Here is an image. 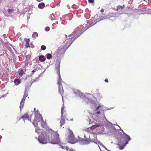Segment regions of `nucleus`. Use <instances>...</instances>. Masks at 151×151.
<instances>
[{
    "instance_id": "obj_1",
    "label": "nucleus",
    "mask_w": 151,
    "mask_h": 151,
    "mask_svg": "<svg viewBox=\"0 0 151 151\" xmlns=\"http://www.w3.org/2000/svg\"><path fill=\"white\" fill-rule=\"evenodd\" d=\"M49 142L53 144H58L60 142L59 135L57 132L54 131L51 129L47 130L45 133Z\"/></svg>"
},
{
    "instance_id": "obj_2",
    "label": "nucleus",
    "mask_w": 151,
    "mask_h": 151,
    "mask_svg": "<svg viewBox=\"0 0 151 151\" xmlns=\"http://www.w3.org/2000/svg\"><path fill=\"white\" fill-rule=\"evenodd\" d=\"M130 139V138L129 136L124 133V134L122 137V139L119 142L118 145L119 148L121 149H123L128 144V142Z\"/></svg>"
},
{
    "instance_id": "obj_3",
    "label": "nucleus",
    "mask_w": 151,
    "mask_h": 151,
    "mask_svg": "<svg viewBox=\"0 0 151 151\" xmlns=\"http://www.w3.org/2000/svg\"><path fill=\"white\" fill-rule=\"evenodd\" d=\"M69 133L68 135V142L71 144H74L78 142L77 138H75L73 132L70 129H68Z\"/></svg>"
},
{
    "instance_id": "obj_4",
    "label": "nucleus",
    "mask_w": 151,
    "mask_h": 151,
    "mask_svg": "<svg viewBox=\"0 0 151 151\" xmlns=\"http://www.w3.org/2000/svg\"><path fill=\"white\" fill-rule=\"evenodd\" d=\"M60 63H56L55 65V69L58 75V79L57 81V84L59 86H62L61 82L63 81L61 78L60 72Z\"/></svg>"
},
{
    "instance_id": "obj_5",
    "label": "nucleus",
    "mask_w": 151,
    "mask_h": 151,
    "mask_svg": "<svg viewBox=\"0 0 151 151\" xmlns=\"http://www.w3.org/2000/svg\"><path fill=\"white\" fill-rule=\"evenodd\" d=\"M46 132V131L42 132L41 135L39 137L38 141L41 144H45L47 143V138L46 137L45 134Z\"/></svg>"
},
{
    "instance_id": "obj_6",
    "label": "nucleus",
    "mask_w": 151,
    "mask_h": 151,
    "mask_svg": "<svg viewBox=\"0 0 151 151\" xmlns=\"http://www.w3.org/2000/svg\"><path fill=\"white\" fill-rule=\"evenodd\" d=\"M35 116L36 118H37L39 119V121H41V125L43 127H44L45 125V123L44 122L43 118L42 115L40 114L38 111H37L35 112Z\"/></svg>"
},
{
    "instance_id": "obj_7",
    "label": "nucleus",
    "mask_w": 151,
    "mask_h": 151,
    "mask_svg": "<svg viewBox=\"0 0 151 151\" xmlns=\"http://www.w3.org/2000/svg\"><path fill=\"white\" fill-rule=\"evenodd\" d=\"M27 96V95L26 94H24L23 96L22 99L20 103V105L19 107L21 109H22L24 106V101L26 99V98Z\"/></svg>"
},
{
    "instance_id": "obj_8",
    "label": "nucleus",
    "mask_w": 151,
    "mask_h": 151,
    "mask_svg": "<svg viewBox=\"0 0 151 151\" xmlns=\"http://www.w3.org/2000/svg\"><path fill=\"white\" fill-rule=\"evenodd\" d=\"M72 42L70 40H68L66 42L65 45H64L63 47L64 49H67L72 43Z\"/></svg>"
},
{
    "instance_id": "obj_9",
    "label": "nucleus",
    "mask_w": 151,
    "mask_h": 151,
    "mask_svg": "<svg viewBox=\"0 0 151 151\" xmlns=\"http://www.w3.org/2000/svg\"><path fill=\"white\" fill-rule=\"evenodd\" d=\"M58 90L62 96L64 94V92L62 85L58 86Z\"/></svg>"
},
{
    "instance_id": "obj_10",
    "label": "nucleus",
    "mask_w": 151,
    "mask_h": 151,
    "mask_svg": "<svg viewBox=\"0 0 151 151\" xmlns=\"http://www.w3.org/2000/svg\"><path fill=\"white\" fill-rule=\"evenodd\" d=\"M23 119L24 121L26 119H29V116L28 113H26L23 115L22 117L20 118L19 119Z\"/></svg>"
},
{
    "instance_id": "obj_11",
    "label": "nucleus",
    "mask_w": 151,
    "mask_h": 151,
    "mask_svg": "<svg viewBox=\"0 0 151 151\" xmlns=\"http://www.w3.org/2000/svg\"><path fill=\"white\" fill-rule=\"evenodd\" d=\"M39 119L35 118V119L34 121L32 122L33 124L36 127L37 125V123L39 121Z\"/></svg>"
},
{
    "instance_id": "obj_12",
    "label": "nucleus",
    "mask_w": 151,
    "mask_h": 151,
    "mask_svg": "<svg viewBox=\"0 0 151 151\" xmlns=\"http://www.w3.org/2000/svg\"><path fill=\"white\" fill-rule=\"evenodd\" d=\"M24 40L26 42V44L25 45L26 48H27L29 47V44L30 42V40L28 39L25 38Z\"/></svg>"
},
{
    "instance_id": "obj_13",
    "label": "nucleus",
    "mask_w": 151,
    "mask_h": 151,
    "mask_svg": "<svg viewBox=\"0 0 151 151\" xmlns=\"http://www.w3.org/2000/svg\"><path fill=\"white\" fill-rule=\"evenodd\" d=\"M45 7V4L43 2L40 3L38 5V7L39 8L43 9Z\"/></svg>"
},
{
    "instance_id": "obj_14",
    "label": "nucleus",
    "mask_w": 151,
    "mask_h": 151,
    "mask_svg": "<svg viewBox=\"0 0 151 151\" xmlns=\"http://www.w3.org/2000/svg\"><path fill=\"white\" fill-rule=\"evenodd\" d=\"M39 59L40 61L42 62L45 61V60L46 59L44 56L41 55L39 56Z\"/></svg>"
},
{
    "instance_id": "obj_15",
    "label": "nucleus",
    "mask_w": 151,
    "mask_h": 151,
    "mask_svg": "<svg viewBox=\"0 0 151 151\" xmlns=\"http://www.w3.org/2000/svg\"><path fill=\"white\" fill-rule=\"evenodd\" d=\"M42 130L40 129L39 128L37 127L35 128V132L37 133L38 134H39L41 132L42 133V132H43L44 131H42Z\"/></svg>"
},
{
    "instance_id": "obj_16",
    "label": "nucleus",
    "mask_w": 151,
    "mask_h": 151,
    "mask_svg": "<svg viewBox=\"0 0 151 151\" xmlns=\"http://www.w3.org/2000/svg\"><path fill=\"white\" fill-rule=\"evenodd\" d=\"M24 74V72L22 69H20L19 70V75L20 76H22Z\"/></svg>"
},
{
    "instance_id": "obj_17",
    "label": "nucleus",
    "mask_w": 151,
    "mask_h": 151,
    "mask_svg": "<svg viewBox=\"0 0 151 151\" xmlns=\"http://www.w3.org/2000/svg\"><path fill=\"white\" fill-rule=\"evenodd\" d=\"M14 82L15 83V85H17L19 84L20 83V81L19 79H15L14 80Z\"/></svg>"
},
{
    "instance_id": "obj_18",
    "label": "nucleus",
    "mask_w": 151,
    "mask_h": 151,
    "mask_svg": "<svg viewBox=\"0 0 151 151\" xmlns=\"http://www.w3.org/2000/svg\"><path fill=\"white\" fill-rule=\"evenodd\" d=\"M60 126H61V127L65 123V120L64 119H61L60 121Z\"/></svg>"
},
{
    "instance_id": "obj_19",
    "label": "nucleus",
    "mask_w": 151,
    "mask_h": 151,
    "mask_svg": "<svg viewBox=\"0 0 151 151\" xmlns=\"http://www.w3.org/2000/svg\"><path fill=\"white\" fill-rule=\"evenodd\" d=\"M38 36V34L36 32H34L33 33L32 35V37H33L34 38H36Z\"/></svg>"
},
{
    "instance_id": "obj_20",
    "label": "nucleus",
    "mask_w": 151,
    "mask_h": 151,
    "mask_svg": "<svg viewBox=\"0 0 151 151\" xmlns=\"http://www.w3.org/2000/svg\"><path fill=\"white\" fill-rule=\"evenodd\" d=\"M52 56L50 54H47L46 55V58L48 59H50L51 58Z\"/></svg>"
},
{
    "instance_id": "obj_21",
    "label": "nucleus",
    "mask_w": 151,
    "mask_h": 151,
    "mask_svg": "<svg viewBox=\"0 0 151 151\" xmlns=\"http://www.w3.org/2000/svg\"><path fill=\"white\" fill-rule=\"evenodd\" d=\"M145 13L147 14H151V9L145 10Z\"/></svg>"
},
{
    "instance_id": "obj_22",
    "label": "nucleus",
    "mask_w": 151,
    "mask_h": 151,
    "mask_svg": "<svg viewBox=\"0 0 151 151\" xmlns=\"http://www.w3.org/2000/svg\"><path fill=\"white\" fill-rule=\"evenodd\" d=\"M37 71V69H35L34 70L32 71L30 75V76H32V75L34 74V73L36 71Z\"/></svg>"
},
{
    "instance_id": "obj_23",
    "label": "nucleus",
    "mask_w": 151,
    "mask_h": 151,
    "mask_svg": "<svg viewBox=\"0 0 151 151\" xmlns=\"http://www.w3.org/2000/svg\"><path fill=\"white\" fill-rule=\"evenodd\" d=\"M14 11V9H9L8 10V13L9 14H10L12 12H13Z\"/></svg>"
},
{
    "instance_id": "obj_24",
    "label": "nucleus",
    "mask_w": 151,
    "mask_h": 151,
    "mask_svg": "<svg viewBox=\"0 0 151 151\" xmlns=\"http://www.w3.org/2000/svg\"><path fill=\"white\" fill-rule=\"evenodd\" d=\"M46 48V46L44 45H42L41 46V48L42 50H44Z\"/></svg>"
},
{
    "instance_id": "obj_25",
    "label": "nucleus",
    "mask_w": 151,
    "mask_h": 151,
    "mask_svg": "<svg viewBox=\"0 0 151 151\" xmlns=\"http://www.w3.org/2000/svg\"><path fill=\"white\" fill-rule=\"evenodd\" d=\"M88 1L89 3L94 4V0H88Z\"/></svg>"
},
{
    "instance_id": "obj_26",
    "label": "nucleus",
    "mask_w": 151,
    "mask_h": 151,
    "mask_svg": "<svg viewBox=\"0 0 151 151\" xmlns=\"http://www.w3.org/2000/svg\"><path fill=\"white\" fill-rule=\"evenodd\" d=\"M50 27H46L45 29V30L46 31H48L50 30Z\"/></svg>"
},
{
    "instance_id": "obj_27",
    "label": "nucleus",
    "mask_w": 151,
    "mask_h": 151,
    "mask_svg": "<svg viewBox=\"0 0 151 151\" xmlns=\"http://www.w3.org/2000/svg\"><path fill=\"white\" fill-rule=\"evenodd\" d=\"M84 142L85 144H88L89 143V142L88 140H85Z\"/></svg>"
},
{
    "instance_id": "obj_28",
    "label": "nucleus",
    "mask_w": 151,
    "mask_h": 151,
    "mask_svg": "<svg viewBox=\"0 0 151 151\" xmlns=\"http://www.w3.org/2000/svg\"><path fill=\"white\" fill-rule=\"evenodd\" d=\"M63 109H64L63 107H62V108H61V113L62 116H63Z\"/></svg>"
},
{
    "instance_id": "obj_29",
    "label": "nucleus",
    "mask_w": 151,
    "mask_h": 151,
    "mask_svg": "<svg viewBox=\"0 0 151 151\" xmlns=\"http://www.w3.org/2000/svg\"><path fill=\"white\" fill-rule=\"evenodd\" d=\"M95 129V127H94V125H93L91 127V129Z\"/></svg>"
},
{
    "instance_id": "obj_30",
    "label": "nucleus",
    "mask_w": 151,
    "mask_h": 151,
    "mask_svg": "<svg viewBox=\"0 0 151 151\" xmlns=\"http://www.w3.org/2000/svg\"><path fill=\"white\" fill-rule=\"evenodd\" d=\"M65 149L67 150H69V147H65Z\"/></svg>"
},
{
    "instance_id": "obj_31",
    "label": "nucleus",
    "mask_w": 151,
    "mask_h": 151,
    "mask_svg": "<svg viewBox=\"0 0 151 151\" xmlns=\"http://www.w3.org/2000/svg\"><path fill=\"white\" fill-rule=\"evenodd\" d=\"M101 113V112L100 111H97L96 113V114H100Z\"/></svg>"
},
{
    "instance_id": "obj_32",
    "label": "nucleus",
    "mask_w": 151,
    "mask_h": 151,
    "mask_svg": "<svg viewBox=\"0 0 151 151\" xmlns=\"http://www.w3.org/2000/svg\"><path fill=\"white\" fill-rule=\"evenodd\" d=\"M99 126L98 125H97V124H95L94 125V127H95V128H97L98 127H99Z\"/></svg>"
},
{
    "instance_id": "obj_33",
    "label": "nucleus",
    "mask_w": 151,
    "mask_h": 151,
    "mask_svg": "<svg viewBox=\"0 0 151 151\" xmlns=\"http://www.w3.org/2000/svg\"><path fill=\"white\" fill-rule=\"evenodd\" d=\"M104 9H101V12L103 13V12H104Z\"/></svg>"
},
{
    "instance_id": "obj_34",
    "label": "nucleus",
    "mask_w": 151,
    "mask_h": 151,
    "mask_svg": "<svg viewBox=\"0 0 151 151\" xmlns=\"http://www.w3.org/2000/svg\"><path fill=\"white\" fill-rule=\"evenodd\" d=\"M105 81L106 82H108V81L107 78L105 79Z\"/></svg>"
},
{
    "instance_id": "obj_35",
    "label": "nucleus",
    "mask_w": 151,
    "mask_h": 151,
    "mask_svg": "<svg viewBox=\"0 0 151 151\" xmlns=\"http://www.w3.org/2000/svg\"><path fill=\"white\" fill-rule=\"evenodd\" d=\"M101 106H98L96 108V110H98L99 109V108Z\"/></svg>"
},
{
    "instance_id": "obj_36",
    "label": "nucleus",
    "mask_w": 151,
    "mask_h": 151,
    "mask_svg": "<svg viewBox=\"0 0 151 151\" xmlns=\"http://www.w3.org/2000/svg\"><path fill=\"white\" fill-rule=\"evenodd\" d=\"M38 2H40L42 1L43 0H36Z\"/></svg>"
},
{
    "instance_id": "obj_37",
    "label": "nucleus",
    "mask_w": 151,
    "mask_h": 151,
    "mask_svg": "<svg viewBox=\"0 0 151 151\" xmlns=\"http://www.w3.org/2000/svg\"><path fill=\"white\" fill-rule=\"evenodd\" d=\"M70 151H73V150L72 149H70Z\"/></svg>"
},
{
    "instance_id": "obj_38",
    "label": "nucleus",
    "mask_w": 151,
    "mask_h": 151,
    "mask_svg": "<svg viewBox=\"0 0 151 151\" xmlns=\"http://www.w3.org/2000/svg\"><path fill=\"white\" fill-rule=\"evenodd\" d=\"M62 147V148L65 149V148H64L63 147Z\"/></svg>"
},
{
    "instance_id": "obj_39",
    "label": "nucleus",
    "mask_w": 151,
    "mask_h": 151,
    "mask_svg": "<svg viewBox=\"0 0 151 151\" xmlns=\"http://www.w3.org/2000/svg\"><path fill=\"white\" fill-rule=\"evenodd\" d=\"M34 110L35 111V108H34Z\"/></svg>"
},
{
    "instance_id": "obj_40",
    "label": "nucleus",
    "mask_w": 151,
    "mask_h": 151,
    "mask_svg": "<svg viewBox=\"0 0 151 151\" xmlns=\"http://www.w3.org/2000/svg\"><path fill=\"white\" fill-rule=\"evenodd\" d=\"M56 23L57 24H58V22H56Z\"/></svg>"
}]
</instances>
